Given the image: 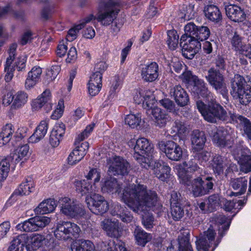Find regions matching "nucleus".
I'll list each match as a JSON object with an SVG mask.
<instances>
[{
  "label": "nucleus",
  "instance_id": "1",
  "mask_svg": "<svg viewBox=\"0 0 251 251\" xmlns=\"http://www.w3.org/2000/svg\"><path fill=\"white\" fill-rule=\"evenodd\" d=\"M101 189L104 193H118L121 200L136 213L155 211L160 206L156 193L143 184L129 185L121 193L120 184L116 179L110 177L102 183Z\"/></svg>",
  "mask_w": 251,
  "mask_h": 251
},
{
  "label": "nucleus",
  "instance_id": "44",
  "mask_svg": "<svg viewBox=\"0 0 251 251\" xmlns=\"http://www.w3.org/2000/svg\"><path fill=\"white\" fill-rule=\"evenodd\" d=\"M26 234H22L14 238L7 251H24Z\"/></svg>",
  "mask_w": 251,
  "mask_h": 251
},
{
  "label": "nucleus",
  "instance_id": "3",
  "mask_svg": "<svg viewBox=\"0 0 251 251\" xmlns=\"http://www.w3.org/2000/svg\"><path fill=\"white\" fill-rule=\"evenodd\" d=\"M201 97L204 99L208 103L206 104L201 100L197 101L196 103L197 108L205 121L209 123H216L219 120L227 121L229 118L231 119L230 113H232L230 111L227 113L224 108L216 101L213 94L208 89L200 95V98Z\"/></svg>",
  "mask_w": 251,
  "mask_h": 251
},
{
  "label": "nucleus",
  "instance_id": "25",
  "mask_svg": "<svg viewBox=\"0 0 251 251\" xmlns=\"http://www.w3.org/2000/svg\"><path fill=\"white\" fill-rule=\"evenodd\" d=\"M170 95L173 98L178 105L183 106L189 101V98L185 91L179 85L175 86L170 89Z\"/></svg>",
  "mask_w": 251,
  "mask_h": 251
},
{
  "label": "nucleus",
  "instance_id": "2",
  "mask_svg": "<svg viewBox=\"0 0 251 251\" xmlns=\"http://www.w3.org/2000/svg\"><path fill=\"white\" fill-rule=\"evenodd\" d=\"M128 144L129 147L133 148V157L142 168L153 169L156 176L161 181H165L169 177L170 167L159 162L154 163L152 160L151 153L153 152V148L147 139L139 138L135 145L134 140L129 141Z\"/></svg>",
  "mask_w": 251,
  "mask_h": 251
},
{
  "label": "nucleus",
  "instance_id": "60",
  "mask_svg": "<svg viewBox=\"0 0 251 251\" xmlns=\"http://www.w3.org/2000/svg\"><path fill=\"white\" fill-rule=\"evenodd\" d=\"M65 125L62 123H59L55 124L51 132L62 138L65 132Z\"/></svg>",
  "mask_w": 251,
  "mask_h": 251
},
{
  "label": "nucleus",
  "instance_id": "64",
  "mask_svg": "<svg viewBox=\"0 0 251 251\" xmlns=\"http://www.w3.org/2000/svg\"><path fill=\"white\" fill-rule=\"evenodd\" d=\"M14 132V128L13 126L11 124H8L3 126L0 134L11 139L12 135Z\"/></svg>",
  "mask_w": 251,
  "mask_h": 251
},
{
  "label": "nucleus",
  "instance_id": "16",
  "mask_svg": "<svg viewBox=\"0 0 251 251\" xmlns=\"http://www.w3.org/2000/svg\"><path fill=\"white\" fill-rule=\"evenodd\" d=\"M240 153L233 152L235 158L240 165L241 171L248 173L251 171V152L248 148L244 147L239 150Z\"/></svg>",
  "mask_w": 251,
  "mask_h": 251
},
{
  "label": "nucleus",
  "instance_id": "23",
  "mask_svg": "<svg viewBox=\"0 0 251 251\" xmlns=\"http://www.w3.org/2000/svg\"><path fill=\"white\" fill-rule=\"evenodd\" d=\"M225 10L227 17L234 22H242L246 19V15L245 12L237 5H226Z\"/></svg>",
  "mask_w": 251,
  "mask_h": 251
},
{
  "label": "nucleus",
  "instance_id": "18",
  "mask_svg": "<svg viewBox=\"0 0 251 251\" xmlns=\"http://www.w3.org/2000/svg\"><path fill=\"white\" fill-rule=\"evenodd\" d=\"M141 75L144 81L152 82L156 80L159 76V67L154 62L145 65L141 68Z\"/></svg>",
  "mask_w": 251,
  "mask_h": 251
},
{
  "label": "nucleus",
  "instance_id": "40",
  "mask_svg": "<svg viewBox=\"0 0 251 251\" xmlns=\"http://www.w3.org/2000/svg\"><path fill=\"white\" fill-rule=\"evenodd\" d=\"M231 119L236 121L243 128L245 133L248 138L251 140V123L246 118L234 113H230Z\"/></svg>",
  "mask_w": 251,
  "mask_h": 251
},
{
  "label": "nucleus",
  "instance_id": "50",
  "mask_svg": "<svg viewBox=\"0 0 251 251\" xmlns=\"http://www.w3.org/2000/svg\"><path fill=\"white\" fill-rule=\"evenodd\" d=\"M60 70V68L58 65L52 66L50 69L48 70L46 73V76L45 78V83H49L54 80Z\"/></svg>",
  "mask_w": 251,
  "mask_h": 251
},
{
  "label": "nucleus",
  "instance_id": "8",
  "mask_svg": "<svg viewBox=\"0 0 251 251\" xmlns=\"http://www.w3.org/2000/svg\"><path fill=\"white\" fill-rule=\"evenodd\" d=\"M50 218L46 216H35L17 226L18 229L25 232L35 231L43 229L49 224Z\"/></svg>",
  "mask_w": 251,
  "mask_h": 251
},
{
  "label": "nucleus",
  "instance_id": "57",
  "mask_svg": "<svg viewBox=\"0 0 251 251\" xmlns=\"http://www.w3.org/2000/svg\"><path fill=\"white\" fill-rule=\"evenodd\" d=\"M64 100H60L58 101L56 108L51 115V118L53 120H58L63 115L64 112Z\"/></svg>",
  "mask_w": 251,
  "mask_h": 251
},
{
  "label": "nucleus",
  "instance_id": "27",
  "mask_svg": "<svg viewBox=\"0 0 251 251\" xmlns=\"http://www.w3.org/2000/svg\"><path fill=\"white\" fill-rule=\"evenodd\" d=\"M32 106L35 109H39L44 107L46 111L51 109L52 103L50 101V92L49 90H46L41 97L35 100L32 102Z\"/></svg>",
  "mask_w": 251,
  "mask_h": 251
},
{
  "label": "nucleus",
  "instance_id": "51",
  "mask_svg": "<svg viewBox=\"0 0 251 251\" xmlns=\"http://www.w3.org/2000/svg\"><path fill=\"white\" fill-rule=\"evenodd\" d=\"M179 251H193L188 238L186 236H179L178 237Z\"/></svg>",
  "mask_w": 251,
  "mask_h": 251
},
{
  "label": "nucleus",
  "instance_id": "42",
  "mask_svg": "<svg viewBox=\"0 0 251 251\" xmlns=\"http://www.w3.org/2000/svg\"><path fill=\"white\" fill-rule=\"evenodd\" d=\"M140 96L143 97V106L147 109V113L149 114L150 109H153L154 105L156 102L154 95L150 91L146 90V91L140 93Z\"/></svg>",
  "mask_w": 251,
  "mask_h": 251
},
{
  "label": "nucleus",
  "instance_id": "24",
  "mask_svg": "<svg viewBox=\"0 0 251 251\" xmlns=\"http://www.w3.org/2000/svg\"><path fill=\"white\" fill-rule=\"evenodd\" d=\"M213 142L217 146L223 148L226 146L227 131L223 127H219L213 129L210 133Z\"/></svg>",
  "mask_w": 251,
  "mask_h": 251
},
{
  "label": "nucleus",
  "instance_id": "61",
  "mask_svg": "<svg viewBox=\"0 0 251 251\" xmlns=\"http://www.w3.org/2000/svg\"><path fill=\"white\" fill-rule=\"evenodd\" d=\"M82 28V25H77L74 28L70 29L66 36L68 41L72 42L76 38L77 32Z\"/></svg>",
  "mask_w": 251,
  "mask_h": 251
},
{
  "label": "nucleus",
  "instance_id": "59",
  "mask_svg": "<svg viewBox=\"0 0 251 251\" xmlns=\"http://www.w3.org/2000/svg\"><path fill=\"white\" fill-rule=\"evenodd\" d=\"M142 223L147 229L152 228L154 225V218L152 215L149 214L148 215H143Z\"/></svg>",
  "mask_w": 251,
  "mask_h": 251
},
{
  "label": "nucleus",
  "instance_id": "46",
  "mask_svg": "<svg viewBox=\"0 0 251 251\" xmlns=\"http://www.w3.org/2000/svg\"><path fill=\"white\" fill-rule=\"evenodd\" d=\"M28 100L27 94L22 91L17 92L14 95V101L12 104V107L14 108H20L24 105Z\"/></svg>",
  "mask_w": 251,
  "mask_h": 251
},
{
  "label": "nucleus",
  "instance_id": "15",
  "mask_svg": "<svg viewBox=\"0 0 251 251\" xmlns=\"http://www.w3.org/2000/svg\"><path fill=\"white\" fill-rule=\"evenodd\" d=\"M196 161V159L193 158L188 162H183L184 167H179L176 168L178 176L182 183L189 185L191 183V177H192L190 174L197 171L200 169Z\"/></svg>",
  "mask_w": 251,
  "mask_h": 251
},
{
  "label": "nucleus",
  "instance_id": "58",
  "mask_svg": "<svg viewBox=\"0 0 251 251\" xmlns=\"http://www.w3.org/2000/svg\"><path fill=\"white\" fill-rule=\"evenodd\" d=\"M94 126L95 124L93 123L86 126L84 130L77 136L75 139V144H76L77 142L79 143L87 138L93 131Z\"/></svg>",
  "mask_w": 251,
  "mask_h": 251
},
{
  "label": "nucleus",
  "instance_id": "41",
  "mask_svg": "<svg viewBox=\"0 0 251 251\" xmlns=\"http://www.w3.org/2000/svg\"><path fill=\"white\" fill-rule=\"evenodd\" d=\"M202 179L201 177L192 179L191 177V183L189 185H186L191 189L195 197H200L205 195V191L203 188Z\"/></svg>",
  "mask_w": 251,
  "mask_h": 251
},
{
  "label": "nucleus",
  "instance_id": "35",
  "mask_svg": "<svg viewBox=\"0 0 251 251\" xmlns=\"http://www.w3.org/2000/svg\"><path fill=\"white\" fill-rule=\"evenodd\" d=\"M42 73V68L39 66H34L28 73L27 77L25 82L26 89L33 87L39 81Z\"/></svg>",
  "mask_w": 251,
  "mask_h": 251
},
{
  "label": "nucleus",
  "instance_id": "55",
  "mask_svg": "<svg viewBox=\"0 0 251 251\" xmlns=\"http://www.w3.org/2000/svg\"><path fill=\"white\" fill-rule=\"evenodd\" d=\"M210 35V30L207 26H201L198 28L196 39L202 41L207 39Z\"/></svg>",
  "mask_w": 251,
  "mask_h": 251
},
{
  "label": "nucleus",
  "instance_id": "13",
  "mask_svg": "<svg viewBox=\"0 0 251 251\" xmlns=\"http://www.w3.org/2000/svg\"><path fill=\"white\" fill-rule=\"evenodd\" d=\"M180 45L182 48V53L186 58L192 59L199 51L201 44L196 38L182 36L180 40Z\"/></svg>",
  "mask_w": 251,
  "mask_h": 251
},
{
  "label": "nucleus",
  "instance_id": "43",
  "mask_svg": "<svg viewBox=\"0 0 251 251\" xmlns=\"http://www.w3.org/2000/svg\"><path fill=\"white\" fill-rule=\"evenodd\" d=\"M126 207L120 204H116L114 206L115 211L112 213V214L117 215L124 222L130 223L132 221L133 217L129 212L126 210Z\"/></svg>",
  "mask_w": 251,
  "mask_h": 251
},
{
  "label": "nucleus",
  "instance_id": "45",
  "mask_svg": "<svg viewBox=\"0 0 251 251\" xmlns=\"http://www.w3.org/2000/svg\"><path fill=\"white\" fill-rule=\"evenodd\" d=\"M101 247L103 248L101 251H126L125 243L121 240L116 242L110 240L107 245L102 243Z\"/></svg>",
  "mask_w": 251,
  "mask_h": 251
},
{
  "label": "nucleus",
  "instance_id": "49",
  "mask_svg": "<svg viewBox=\"0 0 251 251\" xmlns=\"http://www.w3.org/2000/svg\"><path fill=\"white\" fill-rule=\"evenodd\" d=\"M141 121V114H129L125 118V123L131 128H135L138 126Z\"/></svg>",
  "mask_w": 251,
  "mask_h": 251
},
{
  "label": "nucleus",
  "instance_id": "7",
  "mask_svg": "<svg viewBox=\"0 0 251 251\" xmlns=\"http://www.w3.org/2000/svg\"><path fill=\"white\" fill-rule=\"evenodd\" d=\"M80 232V228L76 224L70 222H61L57 224L54 235L59 240H67L77 238Z\"/></svg>",
  "mask_w": 251,
  "mask_h": 251
},
{
  "label": "nucleus",
  "instance_id": "22",
  "mask_svg": "<svg viewBox=\"0 0 251 251\" xmlns=\"http://www.w3.org/2000/svg\"><path fill=\"white\" fill-rule=\"evenodd\" d=\"M206 141V136L203 131L194 130L191 135L192 150L196 153L201 151Z\"/></svg>",
  "mask_w": 251,
  "mask_h": 251
},
{
  "label": "nucleus",
  "instance_id": "20",
  "mask_svg": "<svg viewBox=\"0 0 251 251\" xmlns=\"http://www.w3.org/2000/svg\"><path fill=\"white\" fill-rule=\"evenodd\" d=\"M89 147V143L87 142H83L80 146H77L68 157V164L74 165L81 161L86 154Z\"/></svg>",
  "mask_w": 251,
  "mask_h": 251
},
{
  "label": "nucleus",
  "instance_id": "32",
  "mask_svg": "<svg viewBox=\"0 0 251 251\" xmlns=\"http://www.w3.org/2000/svg\"><path fill=\"white\" fill-rule=\"evenodd\" d=\"M49 126V120L41 121L29 139L31 142L37 143L43 139L47 134Z\"/></svg>",
  "mask_w": 251,
  "mask_h": 251
},
{
  "label": "nucleus",
  "instance_id": "36",
  "mask_svg": "<svg viewBox=\"0 0 251 251\" xmlns=\"http://www.w3.org/2000/svg\"><path fill=\"white\" fill-rule=\"evenodd\" d=\"M247 179L245 177H240L231 179L230 185L235 190H239L237 192H231L230 196H237L245 193L247 186Z\"/></svg>",
  "mask_w": 251,
  "mask_h": 251
},
{
  "label": "nucleus",
  "instance_id": "19",
  "mask_svg": "<svg viewBox=\"0 0 251 251\" xmlns=\"http://www.w3.org/2000/svg\"><path fill=\"white\" fill-rule=\"evenodd\" d=\"M149 115H151L152 119L156 126L163 127L171 121V117L168 114L160 108L156 107L150 109Z\"/></svg>",
  "mask_w": 251,
  "mask_h": 251
},
{
  "label": "nucleus",
  "instance_id": "56",
  "mask_svg": "<svg viewBox=\"0 0 251 251\" xmlns=\"http://www.w3.org/2000/svg\"><path fill=\"white\" fill-rule=\"evenodd\" d=\"M101 176L100 173L97 169H92L89 172L88 175L86 176V180L90 181V180H94V185L96 186V183L99 182L100 180Z\"/></svg>",
  "mask_w": 251,
  "mask_h": 251
},
{
  "label": "nucleus",
  "instance_id": "29",
  "mask_svg": "<svg viewBox=\"0 0 251 251\" xmlns=\"http://www.w3.org/2000/svg\"><path fill=\"white\" fill-rule=\"evenodd\" d=\"M16 164L10 154L2 159L0 162V180H4L10 169L14 170Z\"/></svg>",
  "mask_w": 251,
  "mask_h": 251
},
{
  "label": "nucleus",
  "instance_id": "62",
  "mask_svg": "<svg viewBox=\"0 0 251 251\" xmlns=\"http://www.w3.org/2000/svg\"><path fill=\"white\" fill-rule=\"evenodd\" d=\"M102 75L100 73H94L90 76L88 83H94L97 86H102Z\"/></svg>",
  "mask_w": 251,
  "mask_h": 251
},
{
  "label": "nucleus",
  "instance_id": "9",
  "mask_svg": "<svg viewBox=\"0 0 251 251\" xmlns=\"http://www.w3.org/2000/svg\"><path fill=\"white\" fill-rule=\"evenodd\" d=\"M158 146L159 150L164 152L169 159L177 161L182 158L183 151L176 143L173 141H161Z\"/></svg>",
  "mask_w": 251,
  "mask_h": 251
},
{
  "label": "nucleus",
  "instance_id": "34",
  "mask_svg": "<svg viewBox=\"0 0 251 251\" xmlns=\"http://www.w3.org/2000/svg\"><path fill=\"white\" fill-rule=\"evenodd\" d=\"M211 165L214 173L220 175L224 172L228 163L226 157L216 154L213 157Z\"/></svg>",
  "mask_w": 251,
  "mask_h": 251
},
{
  "label": "nucleus",
  "instance_id": "10",
  "mask_svg": "<svg viewBox=\"0 0 251 251\" xmlns=\"http://www.w3.org/2000/svg\"><path fill=\"white\" fill-rule=\"evenodd\" d=\"M216 232L212 226L203 232L202 236L196 242L198 251H209V248L214 247L212 249L213 251L217 247L220 240L217 239L215 241Z\"/></svg>",
  "mask_w": 251,
  "mask_h": 251
},
{
  "label": "nucleus",
  "instance_id": "47",
  "mask_svg": "<svg viewBox=\"0 0 251 251\" xmlns=\"http://www.w3.org/2000/svg\"><path fill=\"white\" fill-rule=\"evenodd\" d=\"M167 43L170 49L175 50L177 47L179 36L175 30H170L167 32Z\"/></svg>",
  "mask_w": 251,
  "mask_h": 251
},
{
  "label": "nucleus",
  "instance_id": "21",
  "mask_svg": "<svg viewBox=\"0 0 251 251\" xmlns=\"http://www.w3.org/2000/svg\"><path fill=\"white\" fill-rule=\"evenodd\" d=\"M128 162L120 156H116L114 158L112 164L109 168V172L111 175H125L128 173Z\"/></svg>",
  "mask_w": 251,
  "mask_h": 251
},
{
  "label": "nucleus",
  "instance_id": "48",
  "mask_svg": "<svg viewBox=\"0 0 251 251\" xmlns=\"http://www.w3.org/2000/svg\"><path fill=\"white\" fill-rule=\"evenodd\" d=\"M230 43L233 49L239 53H241L244 46L246 45L242 42V38L236 32L234 33L233 36L231 38Z\"/></svg>",
  "mask_w": 251,
  "mask_h": 251
},
{
  "label": "nucleus",
  "instance_id": "12",
  "mask_svg": "<svg viewBox=\"0 0 251 251\" xmlns=\"http://www.w3.org/2000/svg\"><path fill=\"white\" fill-rule=\"evenodd\" d=\"M205 78L210 85L216 91H219L224 98H227L228 90L224 82L223 75L219 71L213 68H210Z\"/></svg>",
  "mask_w": 251,
  "mask_h": 251
},
{
  "label": "nucleus",
  "instance_id": "38",
  "mask_svg": "<svg viewBox=\"0 0 251 251\" xmlns=\"http://www.w3.org/2000/svg\"><path fill=\"white\" fill-rule=\"evenodd\" d=\"M133 235L137 244L142 247H144L152 239L151 234L146 232L139 226L135 227Z\"/></svg>",
  "mask_w": 251,
  "mask_h": 251
},
{
  "label": "nucleus",
  "instance_id": "54",
  "mask_svg": "<svg viewBox=\"0 0 251 251\" xmlns=\"http://www.w3.org/2000/svg\"><path fill=\"white\" fill-rule=\"evenodd\" d=\"M220 199L218 195H212L209 197L206 203L208 210L212 211L219 205Z\"/></svg>",
  "mask_w": 251,
  "mask_h": 251
},
{
  "label": "nucleus",
  "instance_id": "28",
  "mask_svg": "<svg viewBox=\"0 0 251 251\" xmlns=\"http://www.w3.org/2000/svg\"><path fill=\"white\" fill-rule=\"evenodd\" d=\"M76 191L82 195L92 196L96 192L97 187L92 185V182L87 180H75L74 182Z\"/></svg>",
  "mask_w": 251,
  "mask_h": 251
},
{
  "label": "nucleus",
  "instance_id": "30",
  "mask_svg": "<svg viewBox=\"0 0 251 251\" xmlns=\"http://www.w3.org/2000/svg\"><path fill=\"white\" fill-rule=\"evenodd\" d=\"M14 162L17 164L22 161L21 164L26 160L30 156L29 147L25 144L18 148L10 153Z\"/></svg>",
  "mask_w": 251,
  "mask_h": 251
},
{
  "label": "nucleus",
  "instance_id": "33",
  "mask_svg": "<svg viewBox=\"0 0 251 251\" xmlns=\"http://www.w3.org/2000/svg\"><path fill=\"white\" fill-rule=\"evenodd\" d=\"M34 184L32 179L28 177L20 185L18 189L13 193L11 198L18 195H28L34 190Z\"/></svg>",
  "mask_w": 251,
  "mask_h": 251
},
{
  "label": "nucleus",
  "instance_id": "6",
  "mask_svg": "<svg viewBox=\"0 0 251 251\" xmlns=\"http://www.w3.org/2000/svg\"><path fill=\"white\" fill-rule=\"evenodd\" d=\"M59 202L61 212L67 216L78 219L85 213L83 206L75 200L65 197L60 199Z\"/></svg>",
  "mask_w": 251,
  "mask_h": 251
},
{
  "label": "nucleus",
  "instance_id": "53",
  "mask_svg": "<svg viewBox=\"0 0 251 251\" xmlns=\"http://www.w3.org/2000/svg\"><path fill=\"white\" fill-rule=\"evenodd\" d=\"M198 27L193 23H188L184 27L185 34L182 36H186L192 38H196L198 31Z\"/></svg>",
  "mask_w": 251,
  "mask_h": 251
},
{
  "label": "nucleus",
  "instance_id": "5",
  "mask_svg": "<svg viewBox=\"0 0 251 251\" xmlns=\"http://www.w3.org/2000/svg\"><path fill=\"white\" fill-rule=\"evenodd\" d=\"M231 95L238 99L240 103L247 104L251 100V78H244L239 75H235L231 82Z\"/></svg>",
  "mask_w": 251,
  "mask_h": 251
},
{
  "label": "nucleus",
  "instance_id": "52",
  "mask_svg": "<svg viewBox=\"0 0 251 251\" xmlns=\"http://www.w3.org/2000/svg\"><path fill=\"white\" fill-rule=\"evenodd\" d=\"M171 215L174 220L178 221L183 217L184 211L180 204L171 205Z\"/></svg>",
  "mask_w": 251,
  "mask_h": 251
},
{
  "label": "nucleus",
  "instance_id": "39",
  "mask_svg": "<svg viewBox=\"0 0 251 251\" xmlns=\"http://www.w3.org/2000/svg\"><path fill=\"white\" fill-rule=\"evenodd\" d=\"M204 13L206 18L212 22L219 23L222 19V14L219 8L214 5H208L205 6Z\"/></svg>",
  "mask_w": 251,
  "mask_h": 251
},
{
  "label": "nucleus",
  "instance_id": "11",
  "mask_svg": "<svg viewBox=\"0 0 251 251\" xmlns=\"http://www.w3.org/2000/svg\"><path fill=\"white\" fill-rule=\"evenodd\" d=\"M86 202L89 209L94 214L101 215L109 209V204L103 197L96 193L92 196H87Z\"/></svg>",
  "mask_w": 251,
  "mask_h": 251
},
{
  "label": "nucleus",
  "instance_id": "26",
  "mask_svg": "<svg viewBox=\"0 0 251 251\" xmlns=\"http://www.w3.org/2000/svg\"><path fill=\"white\" fill-rule=\"evenodd\" d=\"M45 240V236L42 234L34 233L29 236L26 235L25 245L28 251H36L41 247Z\"/></svg>",
  "mask_w": 251,
  "mask_h": 251
},
{
  "label": "nucleus",
  "instance_id": "4",
  "mask_svg": "<svg viewBox=\"0 0 251 251\" xmlns=\"http://www.w3.org/2000/svg\"><path fill=\"white\" fill-rule=\"evenodd\" d=\"M97 10V21L104 26L109 25L114 22L111 30L117 34L123 24L116 19L120 10L119 2L114 0H103L99 3Z\"/></svg>",
  "mask_w": 251,
  "mask_h": 251
},
{
  "label": "nucleus",
  "instance_id": "17",
  "mask_svg": "<svg viewBox=\"0 0 251 251\" xmlns=\"http://www.w3.org/2000/svg\"><path fill=\"white\" fill-rule=\"evenodd\" d=\"M101 226L107 236L116 238L121 236L122 229L118 220L115 219H105L101 222Z\"/></svg>",
  "mask_w": 251,
  "mask_h": 251
},
{
  "label": "nucleus",
  "instance_id": "14",
  "mask_svg": "<svg viewBox=\"0 0 251 251\" xmlns=\"http://www.w3.org/2000/svg\"><path fill=\"white\" fill-rule=\"evenodd\" d=\"M182 78L185 83H189L190 81L193 82V85L190 88L191 93L198 98H200V95L208 89L207 84L203 80L199 78L196 75H193L190 71L183 73Z\"/></svg>",
  "mask_w": 251,
  "mask_h": 251
},
{
  "label": "nucleus",
  "instance_id": "37",
  "mask_svg": "<svg viewBox=\"0 0 251 251\" xmlns=\"http://www.w3.org/2000/svg\"><path fill=\"white\" fill-rule=\"evenodd\" d=\"M72 251H97L94 243L83 239L75 241L71 245Z\"/></svg>",
  "mask_w": 251,
  "mask_h": 251
},
{
  "label": "nucleus",
  "instance_id": "63",
  "mask_svg": "<svg viewBox=\"0 0 251 251\" xmlns=\"http://www.w3.org/2000/svg\"><path fill=\"white\" fill-rule=\"evenodd\" d=\"M214 179L212 177H206L204 180H202V185L204 190L205 191V194H207L210 190L212 189L214 183Z\"/></svg>",
  "mask_w": 251,
  "mask_h": 251
},
{
  "label": "nucleus",
  "instance_id": "31",
  "mask_svg": "<svg viewBox=\"0 0 251 251\" xmlns=\"http://www.w3.org/2000/svg\"><path fill=\"white\" fill-rule=\"evenodd\" d=\"M57 206L54 199H48L42 201L34 209L36 214H46L52 212Z\"/></svg>",
  "mask_w": 251,
  "mask_h": 251
}]
</instances>
